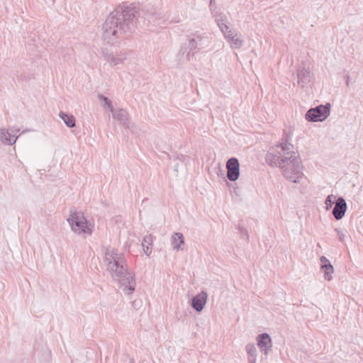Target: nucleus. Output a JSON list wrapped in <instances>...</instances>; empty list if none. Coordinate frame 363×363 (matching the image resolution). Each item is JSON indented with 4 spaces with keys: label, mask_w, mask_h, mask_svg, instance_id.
Returning <instances> with one entry per match:
<instances>
[{
    "label": "nucleus",
    "mask_w": 363,
    "mask_h": 363,
    "mask_svg": "<svg viewBox=\"0 0 363 363\" xmlns=\"http://www.w3.org/2000/svg\"><path fill=\"white\" fill-rule=\"evenodd\" d=\"M139 12L134 8L120 6L106 18L102 26V38L110 44L128 38L136 29Z\"/></svg>",
    "instance_id": "f257e3e1"
},
{
    "label": "nucleus",
    "mask_w": 363,
    "mask_h": 363,
    "mask_svg": "<svg viewBox=\"0 0 363 363\" xmlns=\"http://www.w3.org/2000/svg\"><path fill=\"white\" fill-rule=\"evenodd\" d=\"M266 161L270 166L280 168L283 176L293 183H298L304 177L301 160L289 143L272 147L266 155Z\"/></svg>",
    "instance_id": "f03ea898"
},
{
    "label": "nucleus",
    "mask_w": 363,
    "mask_h": 363,
    "mask_svg": "<svg viewBox=\"0 0 363 363\" xmlns=\"http://www.w3.org/2000/svg\"><path fill=\"white\" fill-rule=\"evenodd\" d=\"M104 260L113 280L119 284L125 294H133L136 284L135 274L128 269L124 255L114 248H108Z\"/></svg>",
    "instance_id": "7ed1b4c3"
},
{
    "label": "nucleus",
    "mask_w": 363,
    "mask_h": 363,
    "mask_svg": "<svg viewBox=\"0 0 363 363\" xmlns=\"http://www.w3.org/2000/svg\"><path fill=\"white\" fill-rule=\"evenodd\" d=\"M209 45L208 37L206 33L196 32L187 36V43L182 45L177 55L179 64L190 60L199 50L207 48Z\"/></svg>",
    "instance_id": "20e7f679"
},
{
    "label": "nucleus",
    "mask_w": 363,
    "mask_h": 363,
    "mask_svg": "<svg viewBox=\"0 0 363 363\" xmlns=\"http://www.w3.org/2000/svg\"><path fill=\"white\" fill-rule=\"evenodd\" d=\"M67 222L71 226L72 230L79 235L86 234L91 235L92 230L90 225L82 212H77L76 211H71L70 216L67 218Z\"/></svg>",
    "instance_id": "39448f33"
},
{
    "label": "nucleus",
    "mask_w": 363,
    "mask_h": 363,
    "mask_svg": "<svg viewBox=\"0 0 363 363\" xmlns=\"http://www.w3.org/2000/svg\"><path fill=\"white\" fill-rule=\"evenodd\" d=\"M221 33L231 49L238 50L243 46L245 41L242 35L233 28L230 26Z\"/></svg>",
    "instance_id": "423d86ee"
},
{
    "label": "nucleus",
    "mask_w": 363,
    "mask_h": 363,
    "mask_svg": "<svg viewBox=\"0 0 363 363\" xmlns=\"http://www.w3.org/2000/svg\"><path fill=\"white\" fill-rule=\"evenodd\" d=\"M330 104L320 105L315 108H310L306 114V119L308 121H323L329 115Z\"/></svg>",
    "instance_id": "0eeeda50"
},
{
    "label": "nucleus",
    "mask_w": 363,
    "mask_h": 363,
    "mask_svg": "<svg viewBox=\"0 0 363 363\" xmlns=\"http://www.w3.org/2000/svg\"><path fill=\"white\" fill-rule=\"evenodd\" d=\"M103 57L110 65V66L114 67L123 63V62L127 59V53L124 51H120L116 53L103 51Z\"/></svg>",
    "instance_id": "6e6552de"
},
{
    "label": "nucleus",
    "mask_w": 363,
    "mask_h": 363,
    "mask_svg": "<svg viewBox=\"0 0 363 363\" xmlns=\"http://www.w3.org/2000/svg\"><path fill=\"white\" fill-rule=\"evenodd\" d=\"M227 177L231 182H235L240 177V163L236 157L230 158L226 162Z\"/></svg>",
    "instance_id": "1a4fd4ad"
},
{
    "label": "nucleus",
    "mask_w": 363,
    "mask_h": 363,
    "mask_svg": "<svg viewBox=\"0 0 363 363\" xmlns=\"http://www.w3.org/2000/svg\"><path fill=\"white\" fill-rule=\"evenodd\" d=\"M347 211V203L343 197H339L335 201L332 213L336 220L342 219Z\"/></svg>",
    "instance_id": "9d476101"
},
{
    "label": "nucleus",
    "mask_w": 363,
    "mask_h": 363,
    "mask_svg": "<svg viewBox=\"0 0 363 363\" xmlns=\"http://www.w3.org/2000/svg\"><path fill=\"white\" fill-rule=\"evenodd\" d=\"M257 345L260 349L261 352L267 354L271 350L272 347V339L269 334L262 333L257 336Z\"/></svg>",
    "instance_id": "9b49d317"
},
{
    "label": "nucleus",
    "mask_w": 363,
    "mask_h": 363,
    "mask_svg": "<svg viewBox=\"0 0 363 363\" xmlns=\"http://www.w3.org/2000/svg\"><path fill=\"white\" fill-rule=\"evenodd\" d=\"M207 298V293L204 291H202L192 298L191 303V307L197 312H201L206 303Z\"/></svg>",
    "instance_id": "f8f14e48"
},
{
    "label": "nucleus",
    "mask_w": 363,
    "mask_h": 363,
    "mask_svg": "<svg viewBox=\"0 0 363 363\" xmlns=\"http://www.w3.org/2000/svg\"><path fill=\"white\" fill-rule=\"evenodd\" d=\"M18 131H19V129H17V130L11 129V130H9V129L1 128V130H0L1 141L4 145H13L16 142V140L18 139V136H16L14 138L13 135H11V133L18 132Z\"/></svg>",
    "instance_id": "ddd939ff"
},
{
    "label": "nucleus",
    "mask_w": 363,
    "mask_h": 363,
    "mask_svg": "<svg viewBox=\"0 0 363 363\" xmlns=\"http://www.w3.org/2000/svg\"><path fill=\"white\" fill-rule=\"evenodd\" d=\"M112 114L113 119L118 121L125 128L128 129L130 128L128 114L125 110L122 108L118 110L113 109Z\"/></svg>",
    "instance_id": "4468645a"
},
{
    "label": "nucleus",
    "mask_w": 363,
    "mask_h": 363,
    "mask_svg": "<svg viewBox=\"0 0 363 363\" xmlns=\"http://www.w3.org/2000/svg\"><path fill=\"white\" fill-rule=\"evenodd\" d=\"M213 16L215 18V21L218 26L220 32L223 31L224 30H226L228 28H229L230 22L228 21V19L225 14H224L222 12H219L218 11L215 12L212 14Z\"/></svg>",
    "instance_id": "2eb2a0df"
},
{
    "label": "nucleus",
    "mask_w": 363,
    "mask_h": 363,
    "mask_svg": "<svg viewBox=\"0 0 363 363\" xmlns=\"http://www.w3.org/2000/svg\"><path fill=\"white\" fill-rule=\"evenodd\" d=\"M312 79V74L308 69L301 68L298 72V83L304 86Z\"/></svg>",
    "instance_id": "dca6fc26"
},
{
    "label": "nucleus",
    "mask_w": 363,
    "mask_h": 363,
    "mask_svg": "<svg viewBox=\"0 0 363 363\" xmlns=\"http://www.w3.org/2000/svg\"><path fill=\"white\" fill-rule=\"evenodd\" d=\"M184 243V238L181 233H174L171 237V245L174 250H182V245Z\"/></svg>",
    "instance_id": "f3484780"
},
{
    "label": "nucleus",
    "mask_w": 363,
    "mask_h": 363,
    "mask_svg": "<svg viewBox=\"0 0 363 363\" xmlns=\"http://www.w3.org/2000/svg\"><path fill=\"white\" fill-rule=\"evenodd\" d=\"M246 351L248 355L249 363H256L257 361V348L253 344L246 345Z\"/></svg>",
    "instance_id": "a211bd4d"
},
{
    "label": "nucleus",
    "mask_w": 363,
    "mask_h": 363,
    "mask_svg": "<svg viewBox=\"0 0 363 363\" xmlns=\"http://www.w3.org/2000/svg\"><path fill=\"white\" fill-rule=\"evenodd\" d=\"M59 116L67 127L73 128L75 126V118L72 115L67 114L61 111L59 113Z\"/></svg>",
    "instance_id": "6ab92c4d"
},
{
    "label": "nucleus",
    "mask_w": 363,
    "mask_h": 363,
    "mask_svg": "<svg viewBox=\"0 0 363 363\" xmlns=\"http://www.w3.org/2000/svg\"><path fill=\"white\" fill-rule=\"evenodd\" d=\"M320 268L324 272L325 279L330 281L333 279L332 274L334 272L333 266L330 263H327V264L321 265Z\"/></svg>",
    "instance_id": "aec40b11"
},
{
    "label": "nucleus",
    "mask_w": 363,
    "mask_h": 363,
    "mask_svg": "<svg viewBox=\"0 0 363 363\" xmlns=\"http://www.w3.org/2000/svg\"><path fill=\"white\" fill-rule=\"evenodd\" d=\"M152 239L151 235H146L143 238V242L142 243L143 251L147 256L150 255L152 250L150 245H152Z\"/></svg>",
    "instance_id": "412c9836"
},
{
    "label": "nucleus",
    "mask_w": 363,
    "mask_h": 363,
    "mask_svg": "<svg viewBox=\"0 0 363 363\" xmlns=\"http://www.w3.org/2000/svg\"><path fill=\"white\" fill-rule=\"evenodd\" d=\"M98 98L101 101L104 102V104H103L104 107L107 108L108 109L110 110V111L111 113H113L114 108L112 106V103H111V100L108 99V98H107L106 96H105L102 94H99Z\"/></svg>",
    "instance_id": "4be33fe9"
},
{
    "label": "nucleus",
    "mask_w": 363,
    "mask_h": 363,
    "mask_svg": "<svg viewBox=\"0 0 363 363\" xmlns=\"http://www.w3.org/2000/svg\"><path fill=\"white\" fill-rule=\"evenodd\" d=\"M335 199H336V196L333 194H330L327 196V198L325 201V204L326 206L325 209L327 211L330 209V208L333 206V204H335Z\"/></svg>",
    "instance_id": "5701e85b"
},
{
    "label": "nucleus",
    "mask_w": 363,
    "mask_h": 363,
    "mask_svg": "<svg viewBox=\"0 0 363 363\" xmlns=\"http://www.w3.org/2000/svg\"><path fill=\"white\" fill-rule=\"evenodd\" d=\"M335 231L337 233V235L338 237V240L341 242H344L345 239H346V238H347V232H346V230H343L342 229H340V228H335Z\"/></svg>",
    "instance_id": "b1692460"
},
{
    "label": "nucleus",
    "mask_w": 363,
    "mask_h": 363,
    "mask_svg": "<svg viewBox=\"0 0 363 363\" xmlns=\"http://www.w3.org/2000/svg\"><path fill=\"white\" fill-rule=\"evenodd\" d=\"M215 4H216L215 0H210L209 7H210V11L211 12V14L218 11Z\"/></svg>",
    "instance_id": "393cba45"
},
{
    "label": "nucleus",
    "mask_w": 363,
    "mask_h": 363,
    "mask_svg": "<svg viewBox=\"0 0 363 363\" xmlns=\"http://www.w3.org/2000/svg\"><path fill=\"white\" fill-rule=\"evenodd\" d=\"M320 260L321 262V265L327 264V263H330V261L325 256H322L320 258Z\"/></svg>",
    "instance_id": "a878e982"
},
{
    "label": "nucleus",
    "mask_w": 363,
    "mask_h": 363,
    "mask_svg": "<svg viewBox=\"0 0 363 363\" xmlns=\"http://www.w3.org/2000/svg\"><path fill=\"white\" fill-rule=\"evenodd\" d=\"M349 83H350V80H349V77H348L347 79V81H346V85L347 86H349Z\"/></svg>",
    "instance_id": "bb28decb"
},
{
    "label": "nucleus",
    "mask_w": 363,
    "mask_h": 363,
    "mask_svg": "<svg viewBox=\"0 0 363 363\" xmlns=\"http://www.w3.org/2000/svg\"><path fill=\"white\" fill-rule=\"evenodd\" d=\"M28 130H23L21 133L23 134V133H25L26 132H28Z\"/></svg>",
    "instance_id": "cd10ccee"
}]
</instances>
